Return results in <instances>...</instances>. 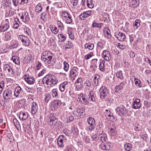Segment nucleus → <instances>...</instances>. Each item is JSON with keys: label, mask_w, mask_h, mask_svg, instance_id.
I'll return each instance as SVG.
<instances>
[{"label": "nucleus", "mask_w": 151, "mask_h": 151, "mask_svg": "<svg viewBox=\"0 0 151 151\" xmlns=\"http://www.w3.org/2000/svg\"><path fill=\"white\" fill-rule=\"evenodd\" d=\"M63 20L67 24H70L73 22V20L70 15L68 16L66 19H64Z\"/></svg>", "instance_id": "a878e982"}, {"label": "nucleus", "mask_w": 151, "mask_h": 151, "mask_svg": "<svg viewBox=\"0 0 151 151\" xmlns=\"http://www.w3.org/2000/svg\"><path fill=\"white\" fill-rule=\"evenodd\" d=\"M48 123L52 127L56 129L58 128L60 125V122L58 119L52 114H50L48 116Z\"/></svg>", "instance_id": "f03ea898"}, {"label": "nucleus", "mask_w": 151, "mask_h": 151, "mask_svg": "<svg viewBox=\"0 0 151 151\" xmlns=\"http://www.w3.org/2000/svg\"><path fill=\"white\" fill-rule=\"evenodd\" d=\"M129 55L131 58H134L135 57V53L133 52H130L129 54Z\"/></svg>", "instance_id": "774afa93"}, {"label": "nucleus", "mask_w": 151, "mask_h": 151, "mask_svg": "<svg viewBox=\"0 0 151 151\" xmlns=\"http://www.w3.org/2000/svg\"><path fill=\"white\" fill-rule=\"evenodd\" d=\"M99 137L100 138L101 140L103 142H105L107 139L106 135L105 133L100 134L99 136Z\"/></svg>", "instance_id": "473e14b6"}, {"label": "nucleus", "mask_w": 151, "mask_h": 151, "mask_svg": "<svg viewBox=\"0 0 151 151\" xmlns=\"http://www.w3.org/2000/svg\"><path fill=\"white\" fill-rule=\"evenodd\" d=\"M100 97L101 99H104L107 96L108 91L107 88L105 86H103L100 88Z\"/></svg>", "instance_id": "6e6552de"}, {"label": "nucleus", "mask_w": 151, "mask_h": 151, "mask_svg": "<svg viewBox=\"0 0 151 151\" xmlns=\"http://www.w3.org/2000/svg\"><path fill=\"white\" fill-rule=\"evenodd\" d=\"M51 99V96L50 93L45 94V97L44 99L45 102L46 103L48 102Z\"/></svg>", "instance_id": "09e8293b"}, {"label": "nucleus", "mask_w": 151, "mask_h": 151, "mask_svg": "<svg viewBox=\"0 0 151 151\" xmlns=\"http://www.w3.org/2000/svg\"><path fill=\"white\" fill-rule=\"evenodd\" d=\"M84 114V110L83 108L76 109L72 112V114L77 118L79 116H80L81 115H83Z\"/></svg>", "instance_id": "39448f33"}, {"label": "nucleus", "mask_w": 151, "mask_h": 151, "mask_svg": "<svg viewBox=\"0 0 151 151\" xmlns=\"http://www.w3.org/2000/svg\"><path fill=\"white\" fill-rule=\"evenodd\" d=\"M57 23L58 27L60 29L62 30L64 28L63 24L60 21H58Z\"/></svg>", "instance_id": "5fc2aeb1"}, {"label": "nucleus", "mask_w": 151, "mask_h": 151, "mask_svg": "<svg viewBox=\"0 0 151 151\" xmlns=\"http://www.w3.org/2000/svg\"><path fill=\"white\" fill-rule=\"evenodd\" d=\"M89 125L87 127V128L90 131H91L95 128L96 124L95 123H88Z\"/></svg>", "instance_id": "4c0bfd02"}, {"label": "nucleus", "mask_w": 151, "mask_h": 151, "mask_svg": "<svg viewBox=\"0 0 151 151\" xmlns=\"http://www.w3.org/2000/svg\"><path fill=\"white\" fill-rule=\"evenodd\" d=\"M21 91V88L19 86H17L14 92V95L16 97H17L19 95Z\"/></svg>", "instance_id": "bb28decb"}, {"label": "nucleus", "mask_w": 151, "mask_h": 151, "mask_svg": "<svg viewBox=\"0 0 151 151\" xmlns=\"http://www.w3.org/2000/svg\"><path fill=\"white\" fill-rule=\"evenodd\" d=\"M77 101H79L81 104L84 105H88L89 103V101L86 98V96L82 93L79 94L77 99Z\"/></svg>", "instance_id": "20e7f679"}, {"label": "nucleus", "mask_w": 151, "mask_h": 151, "mask_svg": "<svg viewBox=\"0 0 151 151\" xmlns=\"http://www.w3.org/2000/svg\"><path fill=\"white\" fill-rule=\"evenodd\" d=\"M31 109L32 114H35L37 112L38 109L37 104L35 102H33L32 104Z\"/></svg>", "instance_id": "2eb2a0df"}, {"label": "nucleus", "mask_w": 151, "mask_h": 151, "mask_svg": "<svg viewBox=\"0 0 151 151\" xmlns=\"http://www.w3.org/2000/svg\"><path fill=\"white\" fill-rule=\"evenodd\" d=\"M115 36L120 41H122L125 39V36L124 33L119 32H117L115 33Z\"/></svg>", "instance_id": "f8f14e48"}, {"label": "nucleus", "mask_w": 151, "mask_h": 151, "mask_svg": "<svg viewBox=\"0 0 151 151\" xmlns=\"http://www.w3.org/2000/svg\"><path fill=\"white\" fill-rule=\"evenodd\" d=\"M63 132L68 136H69L70 134V132L69 130L67 129H64L63 130Z\"/></svg>", "instance_id": "680f3d73"}, {"label": "nucleus", "mask_w": 151, "mask_h": 151, "mask_svg": "<svg viewBox=\"0 0 151 151\" xmlns=\"http://www.w3.org/2000/svg\"><path fill=\"white\" fill-rule=\"evenodd\" d=\"M12 94V92L10 90H6L4 91L3 96L5 101H6L7 99H10Z\"/></svg>", "instance_id": "ddd939ff"}, {"label": "nucleus", "mask_w": 151, "mask_h": 151, "mask_svg": "<svg viewBox=\"0 0 151 151\" xmlns=\"http://www.w3.org/2000/svg\"><path fill=\"white\" fill-rule=\"evenodd\" d=\"M112 144L109 142H106L105 143H102L101 145L102 149L106 150H109L112 147Z\"/></svg>", "instance_id": "9d476101"}, {"label": "nucleus", "mask_w": 151, "mask_h": 151, "mask_svg": "<svg viewBox=\"0 0 151 151\" xmlns=\"http://www.w3.org/2000/svg\"><path fill=\"white\" fill-rule=\"evenodd\" d=\"M13 123L18 130L20 129V123L16 119H14L13 120Z\"/></svg>", "instance_id": "2f4dec72"}, {"label": "nucleus", "mask_w": 151, "mask_h": 151, "mask_svg": "<svg viewBox=\"0 0 151 151\" xmlns=\"http://www.w3.org/2000/svg\"><path fill=\"white\" fill-rule=\"evenodd\" d=\"M42 10L41 4L39 3L36 6L35 8V12L37 14L41 12Z\"/></svg>", "instance_id": "72a5a7b5"}, {"label": "nucleus", "mask_w": 151, "mask_h": 151, "mask_svg": "<svg viewBox=\"0 0 151 151\" xmlns=\"http://www.w3.org/2000/svg\"><path fill=\"white\" fill-rule=\"evenodd\" d=\"M12 59L13 62L16 64L19 65L20 63L19 58L17 56H13Z\"/></svg>", "instance_id": "cd10ccee"}, {"label": "nucleus", "mask_w": 151, "mask_h": 151, "mask_svg": "<svg viewBox=\"0 0 151 151\" xmlns=\"http://www.w3.org/2000/svg\"><path fill=\"white\" fill-rule=\"evenodd\" d=\"M140 25V21L139 19H136L133 24V26L134 29H137Z\"/></svg>", "instance_id": "e433bc0d"}, {"label": "nucleus", "mask_w": 151, "mask_h": 151, "mask_svg": "<svg viewBox=\"0 0 151 151\" xmlns=\"http://www.w3.org/2000/svg\"><path fill=\"white\" fill-rule=\"evenodd\" d=\"M70 14L68 12L66 11L63 12L61 14V17L63 20L66 19L67 17Z\"/></svg>", "instance_id": "a19ab883"}, {"label": "nucleus", "mask_w": 151, "mask_h": 151, "mask_svg": "<svg viewBox=\"0 0 151 151\" xmlns=\"http://www.w3.org/2000/svg\"><path fill=\"white\" fill-rule=\"evenodd\" d=\"M85 83H86V89H89L91 86V84L90 82L88 80L86 81Z\"/></svg>", "instance_id": "bf43d9fd"}, {"label": "nucleus", "mask_w": 151, "mask_h": 151, "mask_svg": "<svg viewBox=\"0 0 151 151\" xmlns=\"http://www.w3.org/2000/svg\"><path fill=\"white\" fill-rule=\"evenodd\" d=\"M73 46L72 42L70 41H68V43L66 44L65 46V49L67 50V49L70 48Z\"/></svg>", "instance_id": "de8ad7c7"}, {"label": "nucleus", "mask_w": 151, "mask_h": 151, "mask_svg": "<svg viewBox=\"0 0 151 151\" xmlns=\"http://www.w3.org/2000/svg\"><path fill=\"white\" fill-rule=\"evenodd\" d=\"M43 83H45L47 87H52L57 83L58 81L55 77L52 75L46 76L43 79Z\"/></svg>", "instance_id": "f257e3e1"}, {"label": "nucleus", "mask_w": 151, "mask_h": 151, "mask_svg": "<svg viewBox=\"0 0 151 151\" xmlns=\"http://www.w3.org/2000/svg\"><path fill=\"white\" fill-rule=\"evenodd\" d=\"M78 0H71V2L73 6L76 5L78 2Z\"/></svg>", "instance_id": "338daca9"}, {"label": "nucleus", "mask_w": 151, "mask_h": 151, "mask_svg": "<svg viewBox=\"0 0 151 151\" xmlns=\"http://www.w3.org/2000/svg\"><path fill=\"white\" fill-rule=\"evenodd\" d=\"M105 61L104 60H102L100 63L99 65V69L100 70L103 71L104 70V64Z\"/></svg>", "instance_id": "f704fd0d"}, {"label": "nucleus", "mask_w": 151, "mask_h": 151, "mask_svg": "<svg viewBox=\"0 0 151 151\" xmlns=\"http://www.w3.org/2000/svg\"><path fill=\"white\" fill-rule=\"evenodd\" d=\"M66 86L63 85L62 84H61L59 87L60 90L61 91H64Z\"/></svg>", "instance_id": "69168bd1"}, {"label": "nucleus", "mask_w": 151, "mask_h": 151, "mask_svg": "<svg viewBox=\"0 0 151 151\" xmlns=\"http://www.w3.org/2000/svg\"><path fill=\"white\" fill-rule=\"evenodd\" d=\"M52 54L49 52L46 51L43 52L41 56L42 60L47 64H51L52 61Z\"/></svg>", "instance_id": "7ed1b4c3"}, {"label": "nucleus", "mask_w": 151, "mask_h": 151, "mask_svg": "<svg viewBox=\"0 0 151 151\" xmlns=\"http://www.w3.org/2000/svg\"><path fill=\"white\" fill-rule=\"evenodd\" d=\"M109 132H110L112 136H114L116 135V132L115 128H110Z\"/></svg>", "instance_id": "864d4df0"}, {"label": "nucleus", "mask_w": 151, "mask_h": 151, "mask_svg": "<svg viewBox=\"0 0 151 151\" xmlns=\"http://www.w3.org/2000/svg\"><path fill=\"white\" fill-rule=\"evenodd\" d=\"M4 70H7L10 75L13 74L14 73V72L11 67L8 64L5 65L4 66Z\"/></svg>", "instance_id": "aec40b11"}, {"label": "nucleus", "mask_w": 151, "mask_h": 151, "mask_svg": "<svg viewBox=\"0 0 151 151\" xmlns=\"http://www.w3.org/2000/svg\"><path fill=\"white\" fill-rule=\"evenodd\" d=\"M33 58V56L31 54H29L26 57V59L25 60L24 62L26 63H29L31 60Z\"/></svg>", "instance_id": "7c9ffc66"}, {"label": "nucleus", "mask_w": 151, "mask_h": 151, "mask_svg": "<svg viewBox=\"0 0 151 151\" xmlns=\"http://www.w3.org/2000/svg\"><path fill=\"white\" fill-rule=\"evenodd\" d=\"M139 4V0H129V6L132 7H137Z\"/></svg>", "instance_id": "6ab92c4d"}, {"label": "nucleus", "mask_w": 151, "mask_h": 151, "mask_svg": "<svg viewBox=\"0 0 151 151\" xmlns=\"http://www.w3.org/2000/svg\"><path fill=\"white\" fill-rule=\"evenodd\" d=\"M104 34L105 37L107 38H110L111 37V35L110 34V31H106L105 30L104 31Z\"/></svg>", "instance_id": "37998d69"}, {"label": "nucleus", "mask_w": 151, "mask_h": 151, "mask_svg": "<svg viewBox=\"0 0 151 151\" xmlns=\"http://www.w3.org/2000/svg\"><path fill=\"white\" fill-rule=\"evenodd\" d=\"M24 79L27 82L30 84H33L35 81L34 78L30 76H26Z\"/></svg>", "instance_id": "4be33fe9"}, {"label": "nucleus", "mask_w": 151, "mask_h": 151, "mask_svg": "<svg viewBox=\"0 0 151 151\" xmlns=\"http://www.w3.org/2000/svg\"><path fill=\"white\" fill-rule=\"evenodd\" d=\"M64 69L67 72L68 70L69 65L66 61H64Z\"/></svg>", "instance_id": "4d7b16f0"}, {"label": "nucleus", "mask_w": 151, "mask_h": 151, "mask_svg": "<svg viewBox=\"0 0 151 151\" xmlns=\"http://www.w3.org/2000/svg\"><path fill=\"white\" fill-rule=\"evenodd\" d=\"M24 31L27 34L29 35L31 34V32L29 30V29L27 28L24 29Z\"/></svg>", "instance_id": "0e129e2a"}, {"label": "nucleus", "mask_w": 151, "mask_h": 151, "mask_svg": "<svg viewBox=\"0 0 151 151\" xmlns=\"http://www.w3.org/2000/svg\"><path fill=\"white\" fill-rule=\"evenodd\" d=\"M99 76L98 75H95L93 81V85L94 86H96L98 84V79Z\"/></svg>", "instance_id": "b1692460"}, {"label": "nucleus", "mask_w": 151, "mask_h": 151, "mask_svg": "<svg viewBox=\"0 0 151 151\" xmlns=\"http://www.w3.org/2000/svg\"><path fill=\"white\" fill-rule=\"evenodd\" d=\"M85 48L86 49L88 48L89 50H92L94 47V45L91 43H88L85 44Z\"/></svg>", "instance_id": "c9c22d12"}, {"label": "nucleus", "mask_w": 151, "mask_h": 151, "mask_svg": "<svg viewBox=\"0 0 151 151\" xmlns=\"http://www.w3.org/2000/svg\"><path fill=\"white\" fill-rule=\"evenodd\" d=\"M140 99H137L133 102L132 104V107L134 109H138L140 107Z\"/></svg>", "instance_id": "f3484780"}, {"label": "nucleus", "mask_w": 151, "mask_h": 151, "mask_svg": "<svg viewBox=\"0 0 151 151\" xmlns=\"http://www.w3.org/2000/svg\"><path fill=\"white\" fill-rule=\"evenodd\" d=\"M87 121L88 123H95L94 119L92 117H89L87 119Z\"/></svg>", "instance_id": "13d9d810"}, {"label": "nucleus", "mask_w": 151, "mask_h": 151, "mask_svg": "<svg viewBox=\"0 0 151 151\" xmlns=\"http://www.w3.org/2000/svg\"><path fill=\"white\" fill-rule=\"evenodd\" d=\"M71 132L74 136H76L78 133V130L76 128L72 127L71 129Z\"/></svg>", "instance_id": "c03bdc74"}, {"label": "nucleus", "mask_w": 151, "mask_h": 151, "mask_svg": "<svg viewBox=\"0 0 151 151\" xmlns=\"http://www.w3.org/2000/svg\"><path fill=\"white\" fill-rule=\"evenodd\" d=\"M105 116L106 118L110 120H111L113 119H114V117L113 115V114L111 113L110 111L108 112V113H105Z\"/></svg>", "instance_id": "c85d7f7f"}, {"label": "nucleus", "mask_w": 151, "mask_h": 151, "mask_svg": "<svg viewBox=\"0 0 151 151\" xmlns=\"http://www.w3.org/2000/svg\"><path fill=\"white\" fill-rule=\"evenodd\" d=\"M124 85V83L123 82L120 83L119 85L116 86L115 88V90L116 92H118L119 90L122 89Z\"/></svg>", "instance_id": "c756f323"}, {"label": "nucleus", "mask_w": 151, "mask_h": 151, "mask_svg": "<svg viewBox=\"0 0 151 151\" xmlns=\"http://www.w3.org/2000/svg\"><path fill=\"white\" fill-rule=\"evenodd\" d=\"M7 137L9 138V140L10 141V142H12L14 141V139L12 135L11 134H7Z\"/></svg>", "instance_id": "6e6d98bb"}, {"label": "nucleus", "mask_w": 151, "mask_h": 151, "mask_svg": "<svg viewBox=\"0 0 151 151\" xmlns=\"http://www.w3.org/2000/svg\"><path fill=\"white\" fill-rule=\"evenodd\" d=\"M58 37L59 41L60 42L64 41L66 39V37L61 34L58 35Z\"/></svg>", "instance_id": "49530a36"}, {"label": "nucleus", "mask_w": 151, "mask_h": 151, "mask_svg": "<svg viewBox=\"0 0 151 151\" xmlns=\"http://www.w3.org/2000/svg\"><path fill=\"white\" fill-rule=\"evenodd\" d=\"M125 150L127 151H130L132 148V145L130 143L126 144L124 145Z\"/></svg>", "instance_id": "a18cd8bd"}, {"label": "nucleus", "mask_w": 151, "mask_h": 151, "mask_svg": "<svg viewBox=\"0 0 151 151\" xmlns=\"http://www.w3.org/2000/svg\"><path fill=\"white\" fill-rule=\"evenodd\" d=\"M93 12L91 11H87L82 13L80 15V17L83 19V18H86L88 17L91 16Z\"/></svg>", "instance_id": "a211bd4d"}, {"label": "nucleus", "mask_w": 151, "mask_h": 151, "mask_svg": "<svg viewBox=\"0 0 151 151\" xmlns=\"http://www.w3.org/2000/svg\"><path fill=\"white\" fill-rule=\"evenodd\" d=\"M103 57L106 60L108 61L111 59V57L109 52L107 50H104L103 52Z\"/></svg>", "instance_id": "dca6fc26"}, {"label": "nucleus", "mask_w": 151, "mask_h": 151, "mask_svg": "<svg viewBox=\"0 0 151 151\" xmlns=\"http://www.w3.org/2000/svg\"><path fill=\"white\" fill-rule=\"evenodd\" d=\"M116 111L118 114L120 116H123L127 113V110L124 106H122L118 107Z\"/></svg>", "instance_id": "423d86ee"}, {"label": "nucleus", "mask_w": 151, "mask_h": 151, "mask_svg": "<svg viewBox=\"0 0 151 151\" xmlns=\"http://www.w3.org/2000/svg\"><path fill=\"white\" fill-rule=\"evenodd\" d=\"M11 33L9 32H7L5 33V40L8 41L10 39Z\"/></svg>", "instance_id": "8fccbe9b"}, {"label": "nucleus", "mask_w": 151, "mask_h": 151, "mask_svg": "<svg viewBox=\"0 0 151 151\" xmlns=\"http://www.w3.org/2000/svg\"><path fill=\"white\" fill-rule=\"evenodd\" d=\"M52 94L53 97L57 98L58 97V91L56 89H53L52 90Z\"/></svg>", "instance_id": "ea45409f"}, {"label": "nucleus", "mask_w": 151, "mask_h": 151, "mask_svg": "<svg viewBox=\"0 0 151 151\" xmlns=\"http://www.w3.org/2000/svg\"><path fill=\"white\" fill-rule=\"evenodd\" d=\"M19 38L25 46H28L29 45L30 41L29 39L27 37L25 36L19 35Z\"/></svg>", "instance_id": "0eeeda50"}, {"label": "nucleus", "mask_w": 151, "mask_h": 151, "mask_svg": "<svg viewBox=\"0 0 151 151\" xmlns=\"http://www.w3.org/2000/svg\"><path fill=\"white\" fill-rule=\"evenodd\" d=\"M116 75L117 78L121 79H122L124 78L122 71L121 70H119L116 72Z\"/></svg>", "instance_id": "79ce46f5"}, {"label": "nucleus", "mask_w": 151, "mask_h": 151, "mask_svg": "<svg viewBox=\"0 0 151 151\" xmlns=\"http://www.w3.org/2000/svg\"><path fill=\"white\" fill-rule=\"evenodd\" d=\"M83 82L82 78H79L77 79L75 83L76 89L77 90H79L83 86Z\"/></svg>", "instance_id": "1a4fd4ad"}, {"label": "nucleus", "mask_w": 151, "mask_h": 151, "mask_svg": "<svg viewBox=\"0 0 151 151\" xmlns=\"http://www.w3.org/2000/svg\"><path fill=\"white\" fill-rule=\"evenodd\" d=\"M49 27L51 32L53 33L57 34L58 33L59 30L55 26L51 25H50Z\"/></svg>", "instance_id": "393cba45"}, {"label": "nucleus", "mask_w": 151, "mask_h": 151, "mask_svg": "<svg viewBox=\"0 0 151 151\" xmlns=\"http://www.w3.org/2000/svg\"><path fill=\"white\" fill-rule=\"evenodd\" d=\"M66 137L63 135L60 136L57 139V144L60 147H63L64 146L63 143L66 140Z\"/></svg>", "instance_id": "9b49d317"}, {"label": "nucleus", "mask_w": 151, "mask_h": 151, "mask_svg": "<svg viewBox=\"0 0 151 151\" xmlns=\"http://www.w3.org/2000/svg\"><path fill=\"white\" fill-rule=\"evenodd\" d=\"M134 81L135 82V84L137 86L139 87H141L142 85H141V82L137 78H135L134 79Z\"/></svg>", "instance_id": "3c124183"}, {"label": "nucleus", "mask_w": 151, "mask_h": 151, "mask_svg": "<svg viewBox=\"0 0 151 151\" xmlns=\"http://www.w3.org/2000/svg\"><path fill=\"white\" fill-rule=\"evenodd\" d=\"M93 55V53L90 52L89 54H87L85 56V58L86 60L89 59Z\"/></svg>", "instance_id": "052dcab7"}, {"label": "nucleus", "mask_w": 151, "mask_h": 151, "mask_svg": "<svg viewBox=\"0 0 151 151\" xmlns=\"http://www.w3.org/2000/svg\"><path fill=\"white\" fill-rule=\"evenodd\" d=\"M87 4L88 6L90 8H92L94 6L93 3V0H87Z\"/></svg>", "instance_id": "58836bf2"}, {"label": "nucleus", "mask_w": 151, "mask_h": 151, "mask_svg": "<svg viewBox=\"0 0 151 151\" xmlns=\"http://www.w3.org/2000/svg\"><path fill=\"white\" fill-rule=\"evenodd\" d=\"M21 19L22 21L25 22L29 21L30 19L28 13L26 11H25L21 16Z\"/></svg>", "instance_id": "4468645a"}, {"label": "nucleus", "mask_w": 151, "mask_h": 151, "mask_svg": "<svg viewBox=\"0 0 151 151\" xmlns=\"http://www.w3.org/2000/svg\"><path fill=\"white\" fill-rule=\"evenodd\" d=\"M94 94L93 91L92 90L90 91L89 94L88 95V99L90 101L93 102L96 101V98L94 96Z\"/></svg>", "instance_id": "412c9836"}, {"label": "nucleus", "mask_w": 151, "mask_h": 151, "mask_svg": "<svg viewBox=\"0 0 151 151\" xmlns=\"http://www.w3.org/2000/svg\"><path fill=\"white\" fill-rule=\"evenodd\" d=\"M46 14L45 13H42L41 14V19L42 20L45 21L46 19V17H45Z\"/></svg>", "instance_id": "e2e57ef3"}, {"label": "nucleus", "mask_w": 151, "mask_h": 151, "mask_svg": "<svg viewBox=\"0 0 151 151\" xmlns=\"http://www.w3.org/2000/svg\"><path fill=\"white\" fill-rule=\"evenodd\" d=\"M8 24L6 23L4 25L0 26V32H4L8 30L9 28Z\"/></svg>", "instance_id": "5701e85b"}, {"label": "nucleus", "mask_w": 151, "mask_h": 151, "mask_svg": "<svg viewBox=\"0 0 151 151\" xmlns=\"http://www.w3.org/2000/svg\"><path fill=\"white\" fill-rule=\"evenodd\" d=\"M53 103L57 107L60 106L62 104L61 102L58 100H55Z\"/></svg>", "instance_id": "603ef678"}]
</instances>
